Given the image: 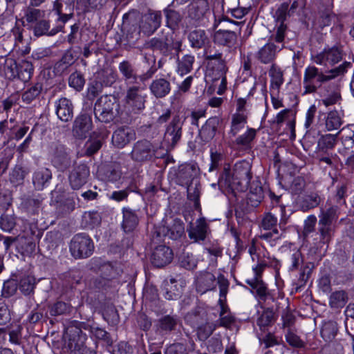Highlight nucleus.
<instances>
[{"label":"nucleus","mask_w":354,"mask_h":354,"mask_svg":"<svg viewBox=\"0 0 354 354\" xmlns=\"http://www.w3.org/2000/svg\"><path fill=\"white\" fill-rule=\"evenodd\" d=\"M251 165L245 160L236 162L232 173L230 166L224 167L218 180L220 189L227 187L233 191L244 192L248 188L252 179Z\"/></svg>","instance_id":"f257e3e1"},{"label":"nucleus","mask_w":354,"mask_h":354,"mask_svg":"<svg viewBox=\"0 0 354 354\" xmlns=\"http://www.w3.org/2000/svg\"><path fill=\"white\" fill-rule=\"evenodd\" d=\"M351 65L350 62H344L338 67L326 73H324L314 66L307 67L304 75V94L315 93L318 88L322 91L323 84L344 74Z\"/></svg>","instance_id":"f03ea898"},{"label":"nucleus","mask_w":354,"mask_h":354,"mask_svg":"<svg viewBox=\"0 0 354 354\" xmlns=\"http://www.w3.org/2000/svg\"><path fill=\"white\" fill-rule=\"evenodd\" d=\"M219 24H222V26L227 29L216 30L213 36L214 42L227 48L234 47L237 41V33L241 32L239 26L243 25V22H237L229 19L227 17H223L218 20L215 19L213 28L216 30Z\"/></svg>","instance_id":"7ed1b4c3"},{"label":"nucleus","mask_w":354,"mask_h":354,"mask_svg":"<svg viewBox=\"0 0 354 354\" xmlns=\"http://www.w3.org/2000/svg\"><path fill=\"white\" fill-rule=\"evenodd\" d=\"M120 104L113 95H102L94 106L95 118L101 122L109 123L114 120L119 113Z\"/></svg>","instance_id":"20e7f679"},{"label":"nucleus","mask_w":354,"mask_h":354,"mask_svg":"<svg viewBox=\"0 0 354 354\" xmlns=\"http://www.w3.org/2000/svg\"><path fill=\"white\" fill-rule=\"evenodd\" d=\"M339 216V207L331 205L326 209H320L318 221V232L320 234V241L323 243H328L333 233V223Z\"/></svg>","instance_id":"39448f33"},{"label":"nucleus","mask_w":354,"mask_h":354,"mask_svg":"<svg viewBox=\"0 0 354 354\" xmlns=\"http://www.w3.org/2000/svg\"><path fill=\"white\" fill-rule=\"evenodd\" d=\"M146 98L145 82H140L127 86L124 101L131 112L139 113L145 108Z\"/></svg>","instance_id":"423d86ee"},{"label":"nucleus","mask_w":354,"mask_h":354,"mask_svg":"<svg viewBox=\"0 0 354 354\" xmlns=\"http://www.w3.org/2000/svg\"><path fill=\"white\" fill-rule=\"evenodd\" d=\"M118 68L122 80L127 86L140 82L145 83L151 79L156 71V68L151 66L146 73L139 75L134 64L127 59L120 62L118 64Z\"/></svg>","instance_id":"0eeeda50"},{"label":"nucleus","mask_w":354,"mask_h":354,"mask_svg":"<svg viewBox=\"0 0 354 354\" xmlns=\"http://www.w3.org/2000/svg\"><path fill=\"white\" fill-rule=\"evenodd\" d=\"M69 249L75 259L89 257L94 250L92 239L86 234H75L70 242Z\"/></svg>","instance_id":"6e6552de"},{"label":"nucleus","mask_w":354,"mask_h":354,"mask_svg":"<svg viewBox=\"0 0 354 354\" xmlns=\"http://www.w3.org/2000/svg\"><path fill=\"white\" fill-rule=\"evenodd\" d=\"M209 11L207 0H193L187 7L186 19L192 26L203 25Z\"/></svg>","instance_id":"1a4fd4ad"},{"label":"nucleus","mask_w":354,"mask_h":354,"mask_svg":"<svg viewBox=\"0 0 354 354\" xmlns=\"http://www.w3.org/2000/svg\"><path fill=\"white\" fill-rule=\"evenodd\" d=\"M162 19L161 11L148 10L142 15L139 21L142 33L148 37L152 35L160 27Z\"/></svg>","instance_id":"9d476101"},{"label":"nucleus","mask_w":354,"mask_h":354,"mask_svg":"<svg viewBox=\"0 0 354 354\" xmlns=\"http://www.w3.org/2000/svg\"><path fill=\"white\" fill-rule=\"evenodd\" d=\"M156 147L149 141L142 140L136 142L133 147L131 156V158L138 162L151 161L156 156Z\"/></svg>","instance_id":"9b49d317"},{"label":"nucleus","mask_w":354,"mask_h":354,"mask_svg":"<svg viewBox=\"0 0 354 354\" xmlns=\"http://www.w3.org/2000/svg\"><path fill=\"white\" fill-rule=\"evenodd\" d=\"M184 120L176 115L166 126L163 140L171 148H174L183 136Z\"/></svg>","instance_id":"f8f14e48"},{"label":"nucleus","mask_w":354,"mask_h":354,"mask_svg":"<svg viewBox=\"0 0 354 354\" xmlns=\"http://www.w3.org/2000/svg\"><path fill=\"white\" fill-rule=\"evenodd\" d=\"M49 153L53 165L59 170L64 171L71 166V158L64 145L53 143L50 147Z\"/></svg>","instance_id":"ddd939ff"},{"label":"nucleus","mask_w":354,"mask_h":354,"mask_svg":"<svg viewBox=\"0 0 354 354\" xmlns=\"http://www.w3.org/2000/svg\"><path fill=\"white\" fill-rule=\"evenodd\" d=\"M185 232L184 224L178 219L174 220L171 226L160 225L156 227L153 232L152 238L158 241L162 237L167 236L169 239L176 240L180 238Z\"/></svg>","instance_id":"4468645a"},{"label":"nucleus","mask_w":354,"mask_h":354,"mask_svg":"<svg viewBox=\"0 0 354 354\" xmlns=\"http://www.w3.org/2000/svg\"><path fill=\"white\" fill-rule=\"evenodd\" d=\"M198 168L196 164L186 163L174 169V182L180 186H185L196 180Z\"/></svg>","instance_id":"2eb2a0df"},{"label":"nucleus","mask_w":354,"mask_h":354,"mask_svg":"<svg viewBox=\"0 0 354 354\" xmlns=\"http://www.w3.org/2000/svg\"><path fill=\"white\" fill-rule=\"evenodd\" d=\"M122 27L124 31V39L130 46H134L142 33L140 24L138 25L137 21L133 19L132 15L127 13L123 16Z\"/></svg>","instance_id":"dca6fc26"},{"label":"nucleus","mask_w":354,"mask_h":354,"mask_svg":"<svg viewBox=\"0 0 354 354\" xmlns=\"http://www.w3.org/2000/svg\"><path fill=\"white\" fill-rule=\"evenodd\" d=\"M284 48V44H275L269 41L261 47L255 54V58L261 64H273L277 53Z\"/></svg>","instance_id":"f3484780"},{"label":"nucleus","mask_w":354,"mask_h":354,"mask_svg":"<svg viewBox=\"0 0 354 354\" xmlns=\"http://www.w3.org/2000/svg\"><path fill=\"white\" fill-rule=\"evenodd\" d=\"M92 128L93 122L91 115L83 113L77 115L73 121L72 133L76 138L84 139Z\"/></svg>","instance_id":"a211bd4d"},{"label":"nucleus","mask_w":354,"mask_h":354,"mask_svg":"<svg viewBox=\"0 0 354 354\" xmlns=\"http://www.w3.org/2000/svg\"><path fill=\"white\" fill-rule=\"evenodd\" d=\"M90 176L89 168L85 164L73 167L68 175L69 184L73 189H80L84 185Z\"/></svg>","instance_id":"6ab92c4d"},{"label":"nucleus","mask_w":354,"mask_h":354,"mask_svg":"<svg viewBox=\"0 0 354 354\" xmlns=\"http://www.w3.org/2000/svg\"><path fill=\"white\" fill-rule=\"evenodd\" d=\"M209 225L204 217L198 218L194 223H189L187 232L188 236L194 242L204 241L207 235Z\"/></svg>","instance_id":"aec40b11"},{"label":"nucleus","mask_w":354,"mask_h":354,"mask_svg":"<svg viewBox=\"0 0 354 354\" xmlns=\"http://www.w3.org/2000/svg\"><path fill=\"white\" fill-rule=\"evenodd\" d=\"M342 50L337 46L324 49L323 52L313 57V61L318 64L334 65L342 59Z\"/></svg>","instance_id":"412c9836"},{"label":"nucleus","mask_w":354,"mask_h":354,"mask_svg":"<svg viewBox=\"0 0 354 354\" xmlns=\"http://www.w3.org/2000/svg\"><path fill=\"white\" fill-rule=\"evenodd\" d=\"M135 139L136 133L134 130L127 126L118 128L112 135L113 145L120 149L124 147Z\"/></svg>","instance_id":"4be33fe9"},{"label":"nucleus","mask_w":354,"mask_h":354,"mask_svg":"<svg viewBox=\"0 0 354 354\" xmlns=\"http://www.w3.org/2000/svg\"><path fill=\"white\" fill-rule=\"evenodd\" d=\"M205 59L207 62L208 68L220 75H225L227 71L226 61L223 57V53L218 51L213 52L210 50L205 53Z\"/></svg>","instance_id":"5701e85b"},{"label":"nucleus","mask_w":354,"mask_h":354,"mask_svg":"<svg viewBox=\"0 0 354 354\" xmlns=\"http://www.w3.org/2000/svg\"><path fill=\"white\" fill-rule=\"evenodd\" d=\"M172 259L173 252L169 247L158 245L153 250L151 254V262L154 266L162 268L169 264Z\"/></svg>","instance_id":"b1692460"},{"label":"nucleus","mask_w":354,"mask_h":354,"mask_svg":"<svg viewBox=\"0 0 354 354\" xmlns=\"http://www.w3.org/2000/svg\"><path fill=\"white\" fill-rule=\"evenodd\" d=\"M323 97L321 102L328 107L339 103L342 100L339 87L336 84L324 85L321 91Z\"/></svg>","instance_id":"393cba45"},{"label":"nucleus","mask_w":354,"mask_h":354,"mask_svg":"<svg viewBox=\"0 0 354 354\" xmlns=\"http://www.w3.org/2000/svg\"><path fill=\"white\" fill-rule=\"evenodd\" d=\"M56 114L63 122H68L73 117V105L66 97H62L55 102Z\"/></svg>","instance_id":"a878e982"},{"label":"nucleus","mask_w":354,"mask_h":354,"mask_svg":"<svg viewBox=\"0 0 354 354\" xmlns=\"http://www.w3.org/2000/svg\"><path fill=\"white\" fill-rule=\"evenodd\" d=\"M171 88L170 82L165 77L156 78L149 85L151 93L156 98L165 97L170 93Z\"/></svg>","instance_id":"bb28decb"},{"label":"nucleus","mask_w":354,"mask_h":354,"mask_svg":"<svg viewBox=\"0 0 354 354\" xmlns=\"http://www.w3.org/2000/svg\"><path fill=\"white\" fill-rule=\"evenodd\" d=\"M220 120L218 117L209 118L199 131L198 136L202 142H209L215 136Z\"/></svg>","instance_id":"cd10ccee"},{"label":"nucleus","mask_w":354,"mask_h":354,"mask_svg":"<svg viewBox=\"0 0 354 354\" xmlns=\"http://www.w3.org/2000/svg\"><path fill=\"white\" fill-rule=\"evenodd\" d=\"M216 277L209 272L201 273L196 279V290L201 294L205 293L209 290H212L216 288Z\"/></svg>","instance_id":"c85d7f7f"},{"label":"nucleus","mask_w":354,"mask_h":354,"mask_svg":"<svg viewBox=\"0 0 354 354\" xmlns=\"http://www.w3.org/2000/svg\"><path fill=\"white\" fill-rule=\"evenodd\" d=\"M180 322V319L177 315H165L160 317L156 325L157 331L163 334H167L176 329Z\"/></svg>","instance_id":"c756f323"},{"label":"nucleus","mask_w":354,"mask_h":354,"mask_svg":"<svg viewBox=\"0 0 354 354\" xmlns=\"http://www.w3.org/2000/svg\"><path fill=\"white\" fill-rule=\"evenodd\" d=\"M172 5L171 3L163 9V13L165 17L166 26L171 30H176L182 21L183 16L178 11L171 8Z\"/></svg>","instance_id":"7c9ffc66"},{"label":"nucleus","mask_w":354,"mask_h":354,"mask_svg":"<svg viewBox=\"0 0 354 354\" xmlns=\"http://www.w3.org/2000/svg\"><path fill=\"white\" fill-rule=\"evenodd\" d=\"M188 39L191 46L194 48L201 49L209 44V38L204 30L195 29L188 35Z\"/></svg>","instance_id":"2f4dec72"},{"label":"nucleus","mask_w":354,"mask_h":354,"mask_svg":"<svg viewBox=\"0 0 354 354\" xmlns=\"http://www.w3.org/2000/svg\"><path fill=\"white\" fill-rule=\"evenodd\" d=\"M337 17L333 12L332 6L320 8L315 19V24L321 28L330 26L335 22Z\"/></svg>","instance_id":"473e14b6"},{"label":"nucleus","mask_w":354,"mask_h":354,"mask_svg":"<svg viewBox=\"0 0 354 354\" xmlns=\"http://www.w3.org/2000/svg\"><path fill=\"white\" fill-rule=\"evenodd\" d=\"M187 199L194 202V209L201 211L200 196L201 184L198 179L185 185Z\"/></svg>","instance_id":"72a5a7b5"},{"label":"nucleus","mask_w":354,"mask_h":354,"mask_svg":"<svg viewBox=\"0 0 354 354\" xmlns=\"http://www.w3.org/2000/svg\"><path fill=\"white\" fill-rule=\"evenodd\" d=\"M255 277L251 280H247V283L252 289L255 290L257 295L261 299H265L268 293V289L264 282L261 279V268L254 269Z\"/></svg>","instance_id":"f704fd0d"},{"label":"nucleus","mask_w":354,"mask_h":354,"mask_svg":"<svg viewBox=\"0 0 354 354\" xmlns=\"http://www.w3.org/2000/svg\"><path fill=\"white\" fill-rule=\"evenodd\" d=\"M123 221L122 227L125 232H131L137 227L139 220L136 214L131 209H122Z\"/></svg>","instance_id":"c9c22d12"},{"label":"nucleus","mask_w":354,"mask_h":354,"mask_svg":"<svg viewBox=\"0 0 354 354\" xmlns=\"http://www.w3.org/2000/svg\"><path fill=\"white\" fill-rule=\"evenodd\" d=\"M343 113L333 110L327 113L325 118V127L327 131L337 130L343 124Z\"/></svg>","instance_id":"e433bc0d"},{"label":"nucleus","mask_w":354,"mask_h":354,"mask_svg":"<svg viewBox=\"0 0 354 354\" xmlns=\"http://www.w3.org/2000/svg\"><path fill=\"white\" fill-rule=\"evenodd\" d=\"M52 178L51 171L48 168L37 170L32 177V183L37 189H42Z\"/></svg>","instance_id":"4c0bfd02"},{"label":"nucleus","mask_w":354,"mask_h":354,"mask_svg":"<svg viewBox=\"0 0 354 354\" xmlns=\"http://www.w3.org/2000/svg\"><path fill=\"white\" fill-rule=\"evenodd\" d=\"M61 31V28L57 26L50 30V22L44 18L35 24L33 27L34 35L37 37L42 35H55Z\"/></svg>","instance_id":"58836bf2"},{"label":"nucleus","mask_w":354,"mask_h":354,"mask_svg":"<svg viewBox=\"0 0 354 354\" xmlns=\"http://www.w3.org/2000/svg\"><path fill=\"white\" fill-rule=\"evenodd\" d=\"M42 201L43 198L39 196L28 197L23 201L21 206L28 214L35 215L39 214Z\"/></svg>","instance_id":"ea45409f"},{"label":"nucleus","mask_w":354,"mask_h":354,"mask_svg":"<svg viewBox=\"0 0 354 354\" xmlns=\"http://www.w3.org/2000/svg\"><path fill=\"white\" fill-rule=\"evenodd\" d=\"M99 174L104 180L115 182L121 178L122 172L118 165H113L101 168Z\"/></svg>","instance_id":"a19ab883"},{"label":"nucleus","mask_w":354,"mask_h":354,"mask_svg":"<svg viewBox=\"0 0 354 354\" xmlns=\"http://www.w3.org/2000/svg\"><path fill=\"white\" fill-rule=\"evenodd\" d=\"M264 198L263 190L261 186L256 185L250 187L247 196V203L252 207H257Z\"/></svg>","instance_id":"79ce46f5"},{"label":"nucleus","mask_w":354,"mask_h":354,"mask_svg":"<svg viewBox=\"0 0 354 354\" xmlns=\"http://www.w3.org/2000/svg\"><path fill=\"white\" fill-rule=\"evenodd\" d=\"M321 197L317 192L306 194L301 202V208L303 211H308L317 207L321 203Z\"/></svg>","instance_id":"37998d69"},{"label":"nucleus","mask_w":354,"mask_h":354,"mask_svg":"<svg viewBox=\"0 0 354 354\" xmlns=\"http://www.w3.org/2000/svg\"><path fill=\"white\" fill-rule=\"evenodd\" d=\"M274 322L275 314L274 310L271 308H266L258 317L257 324L261 330H265L268 326H271Z\"/></svg>","instance_id":"c03bdc74"},{"label":"nucleus","mask_w":354,"mask_h":354,"mask_svg":"<svg viewBox=\"0 0 354 354\" xmlns=\"http://www.w3.org/2000/svg\"><path fill=\"white\" fill-rule=\"evenodd\" d=\"M348 300V296L345 290H337L330 295L329 304L333 308H342Z\"/></svg>","instance_id":"a18cd8bd"},{"label":"nucleus","mask_w":354,"mask_h":354,"mask_svg":"<svg viewBox=\"0 0 354 354\" xmlns=\"http://www.w3.org/2000/svg\"><path fill=\"white\" fill-rule=\"evenodd\" d=\"M33 66L28 61H22L18 65V71L17 77L24 82H28L33 73Z\"/></svg>","instance_id":"49530a36"},{"label":"nucleus","mask_w":354,"mask_h":354,"mask_svg":"<svg viewBox=\"0 0 354 354\" xmlns=\"http://www.w3.org/2000/svg\"><path fill=\"white\" fill-rule=\"evenodd\" d=\"M34 7L30 5L25 10L24 18L28 24H35L45 16V10Z\"/></svg>","instance_id":"de8ad7c7"},{"label":"nucleus","mask_w":354,"mask_h":354,"mask_svg":"<svg viewBox=\"0 0 354 354\" xmlns=\"http://www.w3.org/2000/svg\"><path fill=\"white\" fill-rule=\"evenodd\" d=\"M269 75L271 77L272 87L279 90L283 83V75L282 71L276 64H272L269 70Z\"/></svg>","instance_id":"09e8293b"},{"label":"nucleus","mask_w":354,"mask_h":354,"mask_svg":"<svg viewBox=\"0 0 354 354\" xmlns=\"http://www.w3.org/2000/svg\"><path fill=\"white\" fill-rule=\"evenodd\" d=\"M195 328L196 330V335L198 338L201 341H205L215 330L216 325L213 323L205 321L202 324L197 326V327Z\"/></svg>","instance_id":"8fccbe9b"},{"label":"nucleus","mask_w":354,"mask_h":354,"mask_svg":"<svg viewBox=\"0 0 354 354\" xmlns=\"http://www.w3.org/2000/svg\"><path fill=\"white\" fill-rule=\"evenodd\" d=\"M42 91V84L36 83L34 86H31L21 95L22 101L26 104H30L34 100H35L41 93Z\"/></svg>","instance_id":"3c124183"},{"label":"nucleus","mask_w":354,"mask_h":354,"mask_svg":"<svg viewBox=\"0 0 354 354\" xmlns=\"http://www.w3.org/2000/svg\"><path fill=\"white\" fill-rule=\"evenodd\" d=\"M35 284V279L33 277L24 276L19 281V288L24 295H30L33 292Z\"/></svg>","instance_id":"603ef678"},{"label":"nucleus","mask_w":354,"mask_h":354,"mask_svg":"<svg viewBox=\"0 0 354 354\" xmlns=\"http://www.w3.org/2000/svg\"><path fill=\"white\" fill-rule=\"evenodd\" d=\"M195 58L193 55H185L181 59H178V72L181 75H185L189 73L193 66Z\"/></svg>","instance_id":"864d4df0"},{"label":"nucleus","mask_w":354,"mask_h":354,"mask_svg":"<svg viewBox=\"0 0 354 354\" xmlns=\"http://www.w3.org/2000/svg\"><path fill=\"white\" fill-rule=\"evenodd\" d=\"M337 332V326L336 322L329 321L324 324L321 335L326 341H331L335 338Z\"/></svg>","instance_id":"5fc2aeb1"},{"label":"nucleus","mask_w":354,"mask_h":354,"mask_svg":"<svg viewBox=\"0 0 354 354\" xmlns=\"http://www.w3.org/2000/svg\"><path fill=\"white\" fill-rule=\"evenodd\" d=\"M16 216L14 214H3L0 216V228L6 232H10L16 226Z\"/></svg>","instance_id":"6e6d98bb"},{"label":"nucleus","mask_w":354,"mask_h":354,"mask_svg":"<svg viewBox=\"0 0 354 354\" xmlns=\"http://www.w3.org/2000/svg\"><path fill=\"white\" fill-rule=\"evenodd\" d=\"M82 221L87 227L93 228L101 223V216L95 211L85 212L82 216Z\"/></svg>","instance_id":"4d7b16f0"},{"label":"nucleus","mask_w":354,"mask_h":354,"mask_svg":"<svg viewBox=\"0 0 354 354\" xmlns=\"http://www.w3.org/2000/svg\"><path fill=\"white\" fill-rule=\"evenodd\" d=\"M28 174V171L20 165H17L12 169L10 180L11 183L19 185L21 184Z\"/></svg>","instance_id":"13d9d810"},{"label":"nucleus","mask_w":354,"mask_h":354,"mask_svg":"<svg viewBox=\"0 0 354 354\" xmlns=\"http://www.w3.org/2000/svg\"><path fill=\"white\" fill-rule=\"evenodd\" d=\"M68 84L70 86L74 88L76 91H82L85 84L84 75L77 71L73 73L69 76Z\"/></svg>","instance_id":"bf43d9fd"},{"label":"nucleus","mask_w":354,"mask_h":354,"mask_svg":"<svg viewBox=\"0 0 354 354\" xmlns=\"http://www.w3.org/2000/svg\"><path fill=\"white\" fill-rule=\"evenodd\" d=\"M146 46L153 50H158L161 52H165L168 49L167 39L166 38L163 39L153 37L146 44Z\"/></svg>","instance_id":"052dcab7"},{"label":"nucleus","mask_w":354,"mask_h":354,"mask_svg":"<svg viewBox=\"0 0 354 354\" xmlns=\"http://www.w3.org/2000/svg\"><path fill=\"white\" fill-rule=\"evenodd\" d=\"M277 222V218L272 213L268 212L263 215L260 226L264 230H270L276 228Z\"/></svg>","instance_id":"680f3d73"},{"label":"nucleus","mask_w":354,"mask_h":354,"mask_svg":"<svg viewBox=\"0 0 354 354\" xmlns=\"http://www.w3.org/2000/svg\"><path fill=\"white\" fill-rule=\"evenodd\" d=\"M180 264L187 270H192L196 268L197 261L192 254L183 252L180 257Z\"/></svg>","instance_id":"e2e57ef3"},{"label":"nucleus","mask_w":354,"mask_h":354,"mask_svg":"<svg viewBox=\"0 0 354 354\" xmlns=\"http://www.w3.org/2000/svg\"><path fill=\"white\" fill-rule=\"evenodd\" d=\"M224 159V156L222 153L214 151L212 149L210 150V160L209 171H213L217 170L222 165V162Z\"/></svg>","instance_id":"0e129e2a"},{"label":"nucleus","mask_w":354,"mask_h":354,"mask_svg":"<svg viewBox=\"0 0 354 354\" xmlns=\"http://www.w3.org/2000/svg\"><path fill=\"white\" fill-rule=\"evenodd\" d=\"M337 135L326 134L319 140V146L321 149H331L337 142Z\"/></svg>","instance_id":"69168bd1"},{"label":"nucleus","mask_w":354,"mask_h":354,"mask_svg":"<svg viewBox=\"0 0 354 354\" xmlns=\"http://www.w3.org/2000/svg\"><path fill=\"white\" fill-rule=\"evenodd\" d=\"M102 82L97 80L92 82L88 88L87 96L89 100H93L98 96L103 90Z\"/></svg>","instance_id":"338daca9"},{"label":"nucleus","mask_w":354,"mask_h":354,"mask_svg":"<svg viewBox=\"0 0 354 354\" xmlns=\"http://www.w3.org/2000/svg\"><path fill=\"white\" fill-rule=\"evenodd\" d=\"M164 354H188V352L185 344L174 343L166 348Z\"/></svg>","instance_id":"774afa93"}]
</instances>
